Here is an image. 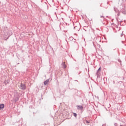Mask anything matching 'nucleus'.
Masks as SVG:
<instances>
[{
    "label": "nucleus",
    "mask_w": 126,
    "mask_h": 126,
    "mask_svg": "<svg viewBox=\"0 0 126 126\" xmlns=\"http://www.w3.org/2000/svg\"><path fill=\"white\" fill-rule=\"evenodd\" d=\"M20 88L22 90H25L26 89V86H25V84H21Z\"/></svg>",
    "instance_id": "obj_1"
},
{
    "label": "nucleus",
    "mask_w": 126,
    "mask_h": 126,
    "mask_svg": "<svg viewBox=\"0 0 126 126\" xmlns=\"http://www.w3.org/2000/svg\"><path fill=\"white\" fill-rule=\"evenodd\" d=\"M49 81H50V79H48L46 81H44V85H47L48 83H49Z\"/></svg>",
    "instance_id": "obj_2"
},
{
    "label": "nucleus",
    "mask_w": 126,
    "mask_h": 126,
    "mask_svg": "<svg viewBox=\"0 0 126 126\" xmlns=\"http://www.w3.org/2000/svg\"><path fill=\"white\" fill-rule=\"evenodd\" d=\"M4 108V104H0V110H3Z\"/></svg>",
    "instance_id": "obj_3"
},
{
    "label": "nucleus",
    "mask_w": 126,
    "mask_h": 126,
    "mask_svg": "<svg viewBox=\"0 0 126 126\" xmlns=\"http://www.w3.org/2000/svg\"><path fill=\"white\" fill-rule=\"evenodd\" d=\"M74 29H75L76 31H79V29H80V28H79V27L75 26L74 27Z\"/></svg>",
    "instance_id": "obj_4"
},
{
    "label": "nucleus",
    "mask_w": 126,
    "mask_h": 126,
    "mask_svg": "<svg viewBox=\"0 0 126 126\" xmlns=\"http://www.w3.org/2000/svg\"><path fill=\"white\" fill-rule=\"evenodd\" d=\"M19 100V97H15L14 99L15 103H16V102H17V101H18Z\"/></svg>",
    "instance_id": "obj_5"
},
{
    "label": "nucleus",
    "mask_w": 126,
    "mask_h": 126,
    "mask_svg": "<svg viewBox=\"0 0 126 126\" xmlns=\"http://www.w3.org/2000/svg\"><path fill=\"white\" fill-rule=\"evenodd\" d=\"M114 10L115 12H119V10H118V8L116 7L114 8Z\"/></svg>",
    "instance_id": "obj_6"
},
{
    "label": "nucleus",
    "mask_w": 126,
    "mask_h": 126,
    "mask_svg": "<svg viewBox=\"0 0 126 126\" xmlns=\"http://www.w3.org/2000/svg\"><path fill=\"white\" fill-rule=\"evenodd\" d=\"M73 116L75 118H76V117H77V114L76 113H73Z\"/></svg>",
    "instance_id": "obj_7"
},
{
    "label": "nucleus",
    "mask_w": 126,
    "mask_h": 126,
    "mask_svg": "<svg viewBox=\"0 0 126 126\" xmlns=\"http://www.w3.org/2000/svg\"><path fill=\"white\" fill-rule=\"evenodd\" d=\"M4 84H5V85H6V84H8V81H4Z\"/></svg>",
    "instance_id": "obj_8"
},
{
    "label": "nucleus",
    "mask_w": 126,
    "mask_h": 126,
    "mask_svg": "<svg viewBox=\"0 0 126 126\" xmlns=\"http://www.w3.org/2000/svg\"><path fill=\"white\" fill-rule=\"evenodd\" d=\"M99 71H101V67H100L98 69V70H97V72L98 73V72H99Z\"/></svg>",
    "instance_id": "obj_9"
},
{
    "label": "nucleus",
    "mask_w": 126,
    "mask_h": 126,
    "mask_svg": "<svg viewBox=\"0 0 126 126\" xmlns=\"http://www.w3.org/2000/svg\"><path fill=\"white\" fill-rule=\"evenodd\" d=\"M78 107L80 109H83V107L81 105H79Z\"/></svg>",
    "instance_id": "obj_10"
},
{
    "label": "nucleus",
    "mask_w": 126,
    "mask_h": 126,
    "mask_svg": "<svg viewBox=\"0 0 126 126\" xmlns=\"http://www.w3.org/2000/svg\"><path fill=\"white\" fill-rule=\"evenodd\" d=\"M86 123H87V124H90V122H89L87 120H86Z\"/></svg>",
    "instance_id": "obj_11"
},
{
    "label": "nucleus",
    "mask_w": 126,
    "mask_h": 126,
    "mask_svg": "<svg viewBox=\"0 0 126 126\" xmlns=\"http://www.w3.org/2000/svg\"><path fill=\"white\" fill-rule=\"evenodd\" d=\"M117 15L118 16H119V15H121V13H120V12H118V13Z\"/></svg>",
    "instance_id": "obj_12"
},
{
    "label": "nucleus",
    "mask_w": 126,
    "mask_h": 126,
    "mask_svg": "<svg viewBox=\"0 0 126 126\" xmlns=\"http://www.w3.org/2000/svg\"><path fill=\"white\" fill-rule=\"evenodd\" d=\"M118 62H119V63H122V61H121V60H120V59L118 60Z\"/></svg>",
    "instance_id": "obj_13"
},
{
    "label": "nucleus",
    "mask_w": 126,
    "mask_h": 126,
    "mask_svg": "<svg viewBox=\"0 0 126 126\" xmlns=\"http://www.w3.org/2000/svg\"><path fill=\"white\" fill-rule=\"evenodd\" d=\"M114 126H118V124H117V123L114 124Z\"/></svg>",
    "instance_id": "obj_14"
},
{
    "label": "nucleus",
    "mask_w": 126,
    "mask_h": 126,
    "mask_svg": "<svg viewBox=\"0 0 126 126\" xmlns=\"http://www.w3.org/2000/svg\"><path fill=\"white\" fill-rule=\"evenodd\" d=\"M123 14H126V11L123 12Z\"/></svg>",
    "instance_id": "obj_15"
},
{
    "label": "nucleus",
    "mask_w": 126,
    "mask_h": 126,
    "mask_svg": "<svg viewBox=\"0 0 126 126\" xmlns=\"http://www.w3.org/2000/svg\"><path fill=\"white\" fill-rule=\"evenodd\" d=\"M102 17H103V18H105V17H104L103 16H100V18H102Z\"/></svg>",
    "instance_id": "obj_16"
},
{
    "label": "nucleus",
    "mask_w": 126,
    "mask_h": 126,
    "mask_svg": "<svg viewBox=\"0 0 126 126\" xmlns=\"http://www.w3.org/2000/svg\"><path fill=\"white\" fill-rule=\"evenodd\" d=\"M123 34L122 33L121 35V37H123Z\"/></svg>",
    "instance_id": "obj_17"
},
{
    "label": "nucleus",
    "mask_w": 126,
    "mask_h": 126,
    "mask_svg": "<svg viewBox=\"0 0 126 126\" xmlns=\"http://www.w3.org/2000/svg\"><path fill=\"white\" fill-rule=\"evenodd\" d=\"M75 81L77 82H78V80H75Z\"/></svg>",
    "instance_id": "obj_18"
},
{
    "label": "nucleus",
    "mask_w": 126,
    "mask_h": 126,
    "mask_svg": "<svg viewBox=\"0 0 126 126\" xmlns=\"http://www.w3.org/2000/svg\"><path fill=\"white\" fill-rule=\"evenodd\" d=\"M113 84H115V81H113Z\"/></svg>",
    "instance_id": "obj_19"
},
{
    "label": "nucleus",
    "mask_w": 126,
    "mask_h": 126,
    "mask_svg": "<svg viewBox=\"0 0 126 126\" xmlns=\"http://www.w3.org/2000/svg\"><path fill=\"white\" fill-rule=\"evenodd\" d=\"M64 68H65V65H64Z\"/></svg>",
    "instance_id": "obj_20"
},
{
    "label": "nucleus",
    "mask_w": 126,
    "mask_h": 126,
    "mask_svg": "<svg viewBox=\"0 0 126 126\" xmlns=\"http://www.w3.org/2000/svg\"><path fill=\"white\" fill-rule=\"evenodd\" d=\"M104 126V125H103L102 126Z\"/></svg>",
    "instance_id": "obj_21"
},
{
    "label": "nucleus",
    "mask_w": 126,
    "mask_h": 126,
    "mask_svg": "<svg viewBox=\"0 0 126 126\" xmlns=\"http://www.w3.org/2000/svg\"><path fill=\"white\" fill-rule=\"evenodd\" d=\"M122 43H124V41H122Z\"/></svg>",
    "instance_id": "obj_22"
}]
</instances>
